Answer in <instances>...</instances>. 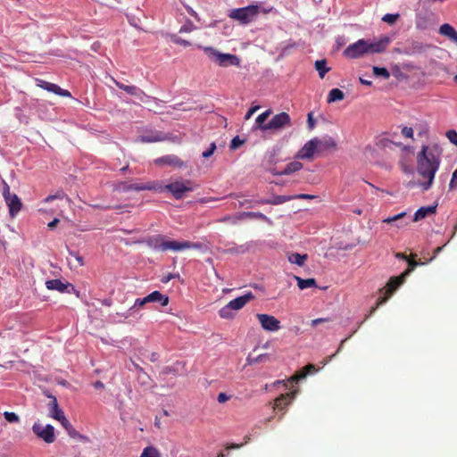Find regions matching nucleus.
Returning <instances> with one entry per match:
<instances>
[{"instance_id":"1","label":"nucleus","mask_w":457,"mask_h":457,"mask_svg":"<svg viewBox=\"0 0 457 457\" xmlns=\"http://www.w3.org/2000/svg\"><path fill=\"white\" fill-rule=\"evenodd\" d=\"M442 149L436 145H422L420 152L417 155L418 173L428 179L427 182L421 183L423 190L430 188L436 172L437 171L441 162Z\"/></svg>"},{"instance_id":"2","label":"nucleus","mask_w":457,"mask_h":457,"mask_svg":"<svg viewBox=\"0 0 457 457\" xmlns=\"http://www.w3.org/2000/svg\"><path fill=\"white\" fill-rule=\"evenodd\" d=\"M145 244L151 247L154 250H159L162 252L166 251H183L187 249H199L201 247V245L198 243H192L189 241H175V240H169L165 236L162 235H154L147 237L145 239Z\"/></svg>"},{"instance_id":"3","label":"nucleus","mask_w":457,"mask_h":457,"mask_svg":"<svg viewBox=\"0 0 457 457\" xmlns=\"http://www.w3.org/2000/svg\"><path fill=\"white\" fill-rule=\"evenodd\" d=\"M422 264L421 262H416V261H409V267L399 276L397 277H392L386 283L385 287V294L382 296H379L377 300L376 305L371 307L370 310L369 314L366 316L365 320L368 319L370 316L374 314L376 310L382 304H384L390 296L394 294V292L402 285L403 284L406 277L410 275L413 270L418 266Z\"/></svg>"},{"instance_id":"4","label":"nucleus","mask_w":457,"mask_h":457,"mask_svg":"<svg viewBox=\"0 0 457 457\" xmlns=\"http://www.w3.org/2000/svg\"><path fill=\"white\" fill-rule=\"evenodd\" d=\"M196 46L197 48L203 49L210 59L221 67L240 65V59L235 54L220 53L212 46L204 47L200 45H197Z\"/></svg>"},{"instance_id":"5","label":"nucleus","mask_w":457,"mask_h":457,"mask_svg":"<svg viewBox=\"0 0 457 457\" xmlns=\"http://www.w3.org/2000/svg\"><path fill=\"white\" fill-rule=\"evenodd\" d=\"M254 298V295L252 292H248L245 295L228 302L219 311V314L223 319H232L235 315L233 312L234 311L241 310L247 303Z\"/></svg>"},{"instance_id":"6","label":"nucleus","mask_w":457,"mask_h":457,"mask_svg":"<svg viewBox=\"0 0 457 457\" xmlns=\"http://www.w3.org/2000/svg\"><path fill=\"white\" fill-rule=\"evenodd\" d=\"M156 190H166L170 192L175 199H182L187 193L194 190V184L189 179L176 180L162 187H157Z\"/></svg>"},{"instance_id":"7","label":"nucleus","mask_w":457,"mask_h":457,"mask_svg":"<svg viewBox=\"0 0 457 457\" xmlns=\"http://www.w3.org/2000/svg\"><path fill=\"white\" fill-rule=\"evenodd\" d=\"M259 11L255 5H249L243 8L233 9L230 11L229 18L239 21L240 24H248L257 16Z\"/></svg>"},{"instance_id":"8","label":"nucleus","mask_w":457,"mask_h":457,"mask_svg":"<svg viewBox=\"0 0 457 457\" xmlns=\"http://www.w3.org/2000/svg\"><path fill=\"white\" fill-rule=\"evenodd\" d=\"M3 196L9 208L10 215L14 217L21 211L22 204L16 194L10 192V187L5 182L3 186Z\"/></svg>"},{"instance_id":"9","label":"nucleus","mask_w":457,"mask_h":457,"mask_svg":"<svg viewBox=\"0 0 457 457\" xmlns=\"http://www.w3.org/2000/svg\"><path fill=\"white\" fill-rule=\"evenodd\" d=\"M32 430L37 437L47 444H52L55 440L54 428L50 424L43 427L41 424L36 422L32 426Z\"/></svg>"},{"instance_id":"10","label":"nucleus","mask_w":457,"mask_h":457,"mask_svg":"<svg viewBox=\"0 0 457 457\" xmlns=\"http://www.w3.org/2000/svg\"><path fill=\"white\" fill-rule=\"evenodd\" d=\"M366 54H367V48H366V40L365 39H359L355 43L349 45L344 50V55L348 58H352V59L360 58Z\"/></svg>"},{"instance_id":"11","label":"nucleus","mask_w":457,"mask_h":457,"mask_svg":"<svg viewBox=\"0 0 457 457\" xmlns=\"http://www.w3.org/2000/svg\"><path fill=\"white\" fill-rule=\"evenodd\" d=\"M256 318L259 320L261 327L265 331L275 332L280 329V321L273 315L257 313Z\"/></svg>"},{"instance_id":"12","label":"nucleus","mask_w":457,"mask_h":457,"mask_svg":"<svg viewBox=\"0 0 457 457\" xmlns=\"http://www.w3.org/2000/svg\"><path fill=\"white\" fill-rule=\"evenodd\" d=\"M115 189L121 192H129V191H143V190H156L157 186L154 182H149L146 184L144 183H128V182H119L115 186Z\"/></svg>"},{"instance_id":"13","label":"nucleus","mask_w":457,"mask_h":457,"mask_svg":"<svg viewBox=\"0 0 457 457\" xmlns=\"http://www.w3.org/2000/svg\"><path fill=\"white\" fill-rule=\"evenodd\" d=\"M291 126V118L288 113L281 112L272 117V119L267 123L269 130L281 129L286 127Z\"/></svg>"},{"instance_id":"14","label":"nucleus","mask_w":457,"mask_h":457,"mask_svg":"<svg viewBox=\"0 0 457 457\" xmlns=\"http://www.w3.org/2000/svg\"><path fill=\"white\" fill-rule=\"evenodd\" d=\"M295 396V392H290L282 394L275 399L273 409L282 412L278 420H281L282 416L286 412L287 407L291 403Z\"/></svg>"},{"instance_id":"15","label":"nucleus","mask_w":457,"mask_h":457,"mask_svg":"<svg viewBox=\"0 0 457 457\" xmlns=\"http://www.w3.org/2000/svg\"><path fill=\"white\" fill-rule=\"evenodd\" d=\"M36 82H37V87H39L48 92H52V93H54L55 95H58L61 96H65V97L71 96V93L68 90L61 88L56 84L47 82L41 79H36Z\"/></svg>"},{"instance_id":"16","label":"nucleus","mask_w":457,"mask_h":457,"mask_svg":"<svg viewBox=\"0 0 457 457\" xmlns=\"http://www.w3.org/2000/svg\"><path fill=\"white\" fill-rule=\"evenodd\" d=\"M318 137H314L304 144L297 154L299 159H312L316 151H319Z\"/></svg>"},{"instance_id":"17","label":"nucleus","mask_w":457,"mask_h":457,"mask_svg":"<svg viewBox=\"0 0 457 457\" xmlns=\"http://www.w3.org/2000/svg\"><path fill=\"white\" fill-rule=\"evenodd\" d=\"M390 43V38L386 36L380 37L375 42L366 40L367 54H377L386 50Z\"/></svg>"},{"instance_id":"18","label":"nucleus","mask_w":457,"mask_h":457,"mask_svg":"<svg viewBox=\"0 0 457 457\" xmlns=\"http://www.w3.org/2000/svg\"><path fill=\"white\" fill-rule=\"evenodd\" d=\"M154 163L159 166L168 165L177 168L185 167V162L175 154H167L154 160Z\"/></svg>"},{"instance_id":"19","label":"nucleus","mask_w":457,"mask_h":457,"mask_svg":"<svg viewBox=\"0 0 457 457\" xmlns=\"http://www.w3.org/2000/svg\"><path fill=\"white\" fill-rule=\"evenodd\" d=\"M46 287L49 290H56L61 293L66 291L68 287H71L72 291H75L74 287L70 283H63L61 279H50L46 282Z\"/></svg>"},{"instance_id":"20","label":"nucleus","mask_w":457,"mask_h":457,"mask_svg":"<svg viewBox=\"0 0 457 457\" xmlns=\"http://www.w3.org/2000/svg\"><path fill=\"white\" fill-rule=\"evenodd\" d=\"M234 219L235 220L258 219V220H262L267 222L270 225L272 224L271 220L260 212H243L237 214L234 217Z\"/></svg>"},{"instance_id":"21","label":"nucleus","mask_w":457,"mask_h":457,"mask_svg":"<svg viewBox=\"0 0 457 457\" xmlns=\"http://www.w3.org/2000/svg\"><path fill=\"white\" fill-rule=\"evenodd\" d=\"M438 32L457 46V31L452 25L444 23L440 26Z\"/></svg>"},{"instance_id":"22","label":"nucleus","mask_w":457,"mask_h":457,"mask_svg":"<svg viewBox=\"0 0 457 457\" xmlns=\"http://www.w3.org/2000/svg\"><path fill=\"white\" fill-rule=\"evenodd\" d=\"M436 207H437V204L431 205V206H423V207L419 208L416 211V212L414 214V217L411 220V221L417 222L419 220H421L425 219L429 214L436 213Z\"/></svg>"},{"instance_id":"23","label":"nucleus","mask_w":457,"mask_h":457,"mask_svg":"<svg viewBox=\"0 0 457 457\" xmlns=\"http://www.w3.org/2000/svg\"><path fill=\"white\" fill-rule=\"evenodd\" d=\"M146 301L144 298L136 299L133 306H131L126 312H117L116 315L124 319H129V317L135 316L137 309L143 308L146 304Z\"/></svg>"},{"instance_id":"24","label":"nucleus","mask_w":457,"mask_h":457,"mask_svg":"<svg viewBox=\"0 0 457 457\" xmlns=\"http://www.w3.org/2000/svg\"><path fill=\"white\" fill-rule=\"evenodd\" d=\"M147 303L158 302L162 306H166L169 303V297L162 295L159 291H154L145 297Z\"/></svg>"},{"instance_id":"25","label":"nucleus","mask_w":457,"mask_h":457,"mask_svg":"<svg viewBox=\"0 0 457 457\" xmlns=\"http://www.w3.org/2000/svg\"><path fill=\"white\" fill-rule=\"evenodd\" d=\"M406 214L407 213L405 212H401L399 214H396V215H394V216L387 217V218L384 219L383 222L384 223H387V224L395 223L397 228L405 227V226H407L410 223L409 221L403 220V219L406 216Z\"/></svg>"},{"instance_id":"26","label":"nucleus","mask_w":457,"mask_h":457,"mask_svg":"<svg viewBox=\"0 0 457 457\" xmlns=\"http://www.w3.org/2000/svg\"><path fill=\"white\" fill-rule=\"evenodd\" d=\"M51 398L49 403L50 416L54 420H60L62 416H64V412L59 408L57 399L54 395H48Z\"/></svg>"},{"instance_id":"27","label":"nucleus","mask_w":457,"mask_h":457,"mask_svg":"<svg viewBox=\"0 0 457 457\" xmlns=\"http://www.w3.org/2000/svg\"><path fill=\"white\" fill-rule=\"evenodd\" d=\"M316 370V368L313 364H307L305 365L303 370L297 373H295L294 376L290 378V380L292 382L297 383L300 379L304 378L308 374L313 372Z\"/></svg>"},{"instance_id":"28","label":"nucleus","mask_w":457,"mask_h":457,"mask_svg":"<svg viewBox=\"0 0 457 457\" xmlns=\"http://www.w3.org/2000/svg\"><path fill=\"white\" fill-rule=\"evenodd\" d=\"M271 113H272V111L270 109H269V110L265 111L264 112L261 113L260 115H258V117L255 120L256 128L261 130H263V131L269 130V129L266 128L267 123H268V122H266V120L270 116Z\"/></svg>"},{"instance_id":"29","label":"nucleus","mask_w":457,"mask_h":457,"mask_svg":"<svg viewBox=\"0 0 457 457\" xmlns=\"http://www.w3.org/2000/svg\"><path fill=\"white\" fill-rule=\"evenodd\" d=\"M295 279L297 282V286L301 290L309 288V287H316L317 283L314 278H302L298 276H295Z\"/></svg>"},{"instance_id":"30","label":"nucleus","mask_w":457,"mask_h":457,"mask_svg":"<svg viewBox=\"0 0 457 457\" xmlns=\"http://www.w3.org/2000/svg\"><path fill=\"white\" fill-rule=\"evenodd\" d=\"M317 145L319 151L336 148L337 146L336 141L330 137H325L323 139L318 138Z\"/></svg>"},{"instance_id":"31","label":"nucleus","mask_w":457,"mask_h":457,"mask_svg":"<svg viewBox=\"0 0 457 457\" xmlns=\"http://www.w3.org/2000/svg\"><path fill=\"white\" fill-rule=\"evenodd\" d=\"M303 168V164L300 162H289L286 168L279 171L278 174V175H289L293 172H295V171H298L300 170L301 169Z\"/></svg>"},{"instance_id":"32","label":"nucleus","mask_w":457,"mask_h":457,"mask_svg":"<svg viewBox=\"0 0 457 457\" xmlns=\"http://www.w3.org/2000/svg\"><path fill=\"white\" fill-rule=\"evenodd\" d=\"M315 69L319 72L320 79H323L330 70V68L327 67V61L325 59L316 61Z\"/></svg>"},{"instance_id":"33","label":"nucleus","mask_w":457,"mask_h":457,"mask_svg":"<svg viewBox=\"0 0 457 457\" xmlns=\"http://www.w3.org/2000/svg\"><path fill=\"white\" fill-rule=\"evenodd\" d=\"M345 98V94L339 88H333L329 91L328 96V103L341 101Z\"/></svg>"},{"instance_id":"34","label":"nucleus","mask_w":457,"mask_h":457,"mask_svg":"<svg viewBox=\"0 0 457 457\" xmlns=\"http://www.w3.org/2000/svg\"><path fill=\"white\" fill-rule=\"evenodd\" d=\"M432 27L430 20L427 16H420L416 20V28L420 30H427Z\"/></svg>"},{"instance_id":"35","label":"nucleus","mask_w":457,"mask_h":457,"mask_svg":"<svg viewBox=\"0 0 457 457\" xmlns=\"http://www.w3.org/2000/svg\"><path fill=\"white\" fill-rule=\"evenodd\" d=\"M165 139V137L161 132H157L154 135H144L141 137L140 140L144 143H154L162 141Z\"/></svg>"},{"instance_id":"36","label":"nucleus","mask_w":457,"mask_h":457,"mask_svg":"<svg viewBox=\"0 0 457 457\" xmlns=\"http://www.w3.org/2000/svg\"><path fill=\"white\" fill-rule=\"evenodd\" d=\"M306 259H307L306 254H300L297 253H292L288 258L290 262L295 263L298 266H303L304 262L306 261Z\"/></svg>"},{"instance_id":"37","label":"nucleus","mask_w":457,"mask_h":457,"mask_svg":"<svg viewBox=\"0 0 457 457\" xmlns=\"http://www.w3.org/2000/svg\"><path fill=\"white\" fill-rule=\"evenodd\" d=\"M293 199H295V196H292V195H274L270 199V204H274V205L281 204H284V203L293 200Z\"/></svg>"},{"instance_id":"38","label":"nucleus","mask_w":457,"mask_h":457,"mask_svg":"<svg viewBox=\"0 0 457 457\" xmlns=\"http://www.w3.org/2000/svg\"><path fill=\"white\" fill-rule=\"evenodd\" d=\"M140 457H161V454L156 448L153 446H147L144 449Z\"/></svg>"},{"instance_id":"39","label":"nucleus","mask_w":457,"mask_h":457,"mask_svg":"<svg viewBox=\"0 0 457 457\" xmlns=\"http://www.w3.org/2000/svg\"><path fill=\"white\" fill-rule=\"evenodd\" d=\"M170 40L172 43L182 46L184 47L191 46L193 45L190 41L185 40L176 34L170 35Z\"/></svg>"},{"instance_id":"40","label":"nucleus","mask_w":457,"mask_h":457,"mask_svg":"<svg viewBox=\"0 0 457 457\" xmlns=\"http://www.w3.org/2000/svg\"><path fill=\"white\" fill-rule=\"evenodd\" d=\"M372 71H373V74L375 76L383 77L385 79H387L390 78L389 71L384 67L374 66Z\"/></svg>"},{"instance_id":"41","label":"nucleus","mask_w":457,"mask_h":457,"mask_svg":"<svg viewBox=\"0 0 457 457\" xmlns=\"http://www.w3.org/2000/svg\"><path fill=\"white\" fill-rule=\"evenodd\" d=\"M124 91L130 96H138V97L141 96L142 95H144V92L139 87H137L136 86L127 85L126 87H124Z\"/></svg>"},{"instance_id":"42","label":"nucleus","mask_w":457,"mask_h":457,"mask_svg":"<svg viewBox=\"0 0 457 457\" xmlns=\"http://www.w3.org/2000/svg\"><path fill=\"white\" fill-rule=\"evenodd\" d=\"M399 17V13H386L383 16L382 21L388 24H394Z\"/></svg>"},{"instance_id":"43","label":"nucleus","mask_w":457,"mask_h":457,"mask_svg":"<svg viewBox=\"0 0 457 457\" xmlns=\"http://www.w3.org/2000/svg\"><path fill=\"white\" fill-rule=\"evenodd\" d=\"M195 29V26L190 21H187L183 26L179 29V33H187Z\"/></svg>"},{"instance_id":"44","label":"nucleus","mask_w":457,"mask_h":457,"mask_svg":"<svg viewBox=\"0 0 457 457\" xmlns=\"http://www.w3.org/2000/svg\"><path fill=\"white\" fill-rule=\"evenodd\" d=\"M446 137L448 138V140L457 145V131L454 130V129H450L446 132Z\"/></svg>"},{"instance_id":"45","label":"nucleus","mask_w":457,"mask_h":457,"mask_svg":"<svg viewBox=\"0 0 457 457\" xmlns=\"http://www.w3.org/2000/svg\"><path fill=\"white\" fill-rule=\"evenodd\" d=\"M4 419L11 422V423H13V422H18L19 421V416L14 413V412H9V411H5L4 413Z\"/></svg>"},{"instance_id":"46","label":"nucleus","mask_w":457,"mask_h":457,"mask_svg":"<svg viewBox=\"0 0 457 457\" xmlns=\"http://www.w3.org/2000/svg\"><path fill=\"white\" fill-rule=\"evenodd\" d=\"M215 150H216V144L214 142H212L210 145V147L207 150L203 152L202 156L204 158H209L213 154Z\"/></svg>"},{"instance_id":"47","label":"nucleus","mask_w":457,"mask_h":457,"mask_svg":"<svg viewBox=\"0 0 457 457\" xmlns=\"http://www.w3.org/2000/svg\"><path fill=\"white\" fill-rule=\"evenodd\" d=\"M69 254L75 258V260L78 262V266L82 267L84 266V259L81 255L79 254V253L69 250Z\"/></svg>"},{"instance_id":"48","label":"nucleus","mask_w":457,"mask_h":457,"mask_svg":"<svg viewBox=\"0 0 457 457\" xmlns=\"http://www.w3.org/2000/svg\"><path fill=\"white\" fill-rule=\"evenodd\" d=\"M402 135L405 137H413V129L411 127H403L401 131Z\"/></svg>"},{"instance_id":"49","label":"nucleus","mask_w":457,"mask_h":457,"mask_svg":"<svg viewBox=\"0 0 457 457\" xmlns=\"http://www.w3.org/2000/svg\"><path fill=\"white\" fill-rule=\"evenodd\" d=\"M63 195H64V194L62 192H57L55 195H48L47 197H46L44 202L49 203L54 199H61L63 197Z\"/></svg>"},{"instance_id":"50","label":"nucleus","mask_w":457,"mask_h":457,"mask_svg":"<svg viewBox=\"0 0 457 457\" xmlns=\"http://www.w3.org/2000/svg\"><path fill=\"white\" fill-rule=\"evenodd\" d=\"M66 431L68 435L72 438L82 437V436L74 428L73 426H71Z\"/></svg>"},{"instance_id":"51","label":"nucleus","mask_w":457,"mask_h":457,"mask_svg":"<svg viewBox=\"0 0 457 457\" xmlns=\"http://www.w3.org/2000/svg\"><path fill=\"white\" fill-rule=\"evenodd\" d=\"M457 187V169L453 171L452 179L449 183V188L453 189Z\"/></svg>"},{"instance_id":"52","label":"nucleus","mask_w":457,"mask_h":457,"mask_svg":"<svg viewBox=\"0 0 457 457\" xmlns=\"http://www.w3.org/2000/svg\"><path fill=\"white\" fill-rule=\"evenodd\" d=\"M243 144V141L240 140L239 137H235L230 143L231 149H237Z\"/></svg>"},{"instance_id":"53","label":"nucleus","mask_w":457,"mask_h":457,"mask_svg":"<svg viewBox=\"0 0 457 457\" xmlns=\"http://www.w3.org/2000/svg\"><path fill=\"white\" fill-rule=\"evenodd\" d=\"M351 337V336H348L347 337H345V339H343L337 348V350L336 351V353L334 354H331L330 356H328V359L329 360H332L337 354H338L342 349H343V346H344V344Z\"/></svg>"},{"instance_id":"54","label":"nucleus","mask_w":457,"mask_h":457,"mask_svg":"<svg viewBox=\"0 0 457 457\" xmlns=\"http://www.w3.org/2000/svg\"><path fill=\"white\" fill-rule=\"evenodd\" d=\"M229 399H230V396L228 395L226 393H223V392L220 393L218 395V397H217V400H218V402L220 403H226Z\"/></svg>"},{"instance_id":"55","label":"nucleus","mask_w":457,"mask_h":457,"mask_svg":"<svg viewBox=\"0 0 457 457\" xmlns=\"http://www.w3.org/2000/svg\"><path fill=\"white\" fill-rule=\"evenodd\" d=\"M330 319L328 318H319V319H315V320H312V322H311V326L312 327H316L317 325L319 324H321V323H324V322H328L329 321Z\"/></svg>"},{"instance_id":"56","label":"nucleus","mask_w":457,"mask_h":457,"mask_svg":"<svg viewBox=\"0 0 457 457\" xmlns=\"http://www.w3.org/2000/svg\"><path fill=\"white\" fill-rule=\"evenodd\" d=\"M61 422L62 426L67 430L71 426H72L70 421L66 419L65 415L62 416L60 420H57Z\"/></svg>"},{"instance_id":"57","label":"nucleus","mask_w":457,"mask_h":457,"mask_svg":"<svg viewBox=\"0 0 457 457\" xmlns=\"http://www.w3.org/2000/svg\"><path fill=\"white\" fill-rule=\"evenodd\" d=\"M308 128L310 129H312L315 126V120L313 119L312 113H308V119H307Z\"/></svg>"},{"instance_id":"58","label":"nucleus","mask_w":457,"mask_h":457,"mask_svg":"<svg viewBox=\"0 0 457 457\" xmlns=\"http://www.w3.org/2000/svg\"><path fill=\"white\" fill-rule=\"evenodd\" d=\"M259 109V106L256 105V106H253L251 107L248 112H246L245 114V119L248 120L250 119V117Z\"/></svg>"},{"instance_id":"59","label":"nucleus","mask_w":457,"mask_h":457,"mask_svg":"<svg viewBox=\"0 0 457 457\" xmlns=\"http://www.w3.org/2000/svg\"><path fill=\"white\" fill-rule=\"evenodd\" d=\"M249 203H253L254 204H270V199H259L254 202L248 201Z\"/></svg>"},{"instance_id":"60","label":"nucleus","mask_w":457,"mask_h":457,"mask_svg":"<svg viewBox=\"0 0 457 457\" xmlns=\"http://www.w3.org/2000/svg\"><path fill=\"white\" fill-rule=\"evenodd\" d=\"M294 196L295 199H312L314 197L313 195L308 194H300Z\"/></svg>"},{"instance_id":"61","label":"nucleus","mask_w":457,"mask_h":457,"mask_svg":"<svg viewBox=\"0 0 457 457\" xmlns=\"http://www.w3.org/2000/svg\"><path fill=\"white\" fill-rule=\"evenodd\" d=\"M446 245H447V243H446V244H445V245H442V246H438V247H436V248L434 250V255L430 258V261H432L433 259H435V258H436V256L439 253H441V252H442V250L444 249V247H445Z\"/></svg>"},{"instance_id":"62","label":"nucleus","mask_w":457,"mask_h":457,"mask_svg":"<svg viewBox=\"0 0 457 457\" xmlns=\"http://www.w3.org/2000/svg\"><path fill=\"white\" fill-rule=\"evenodd\" d=\"M186 10H187V12H188L191 16H193L195 19L199 20V19H198V15H197V13H196V12H195V11H194L190 6L186 5Z\"/></svg>"},{"instance_id":"63","label":"nucleus","mask_w":457,"mask_h":457,"mask_svg":"<svg viewBox=\"0 0 457 457\" xmlns=\"http://www.w3.org/2000/svg\"><path fill=\"white\" fill-rule=\"evenodd\" d=\"M59 221H60V220H59V219H58V218H54L52 221H50V222L48 223V225H47V226H48V228H49L53 229V228H54L57 226V224L59 223Z\"/></svg>"},{"instance_id":"64","label":"nucleus","mask_w":457,"mask_h":457,"mask_svg":"<svg viewBox=\"0 0 457 457\" xmlns=\"http://www.w3.org/2000/svg\"><path fill=\"white\" fill-rule=\"evenodd\" d=\"M93 386L96 389H103L104 387V383L100 380L96 381Z\"/></svg>"}]
</instances>
